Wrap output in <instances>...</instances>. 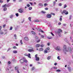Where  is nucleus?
<instances>
[{
    "label": "nucleus",
    "instance_id": "nucleus-1",
    "mask_svg": "<svg viewBox=\"0 0 73 73\" xmlns=\"http://www.w3.org/2000/svg\"><path fill=\"white\" fill-rule=\"evenodd\" d=\"M60 32H62V30L61 29H58V31L57 33L60 37L61 36V35Z\"/></svg>",
    "mask_w": 73,
    "mask_h": 73
},
{
    "label": "nucleus",
    "instance_id": "nucleus-2",
    "mask_svg": "<svg viewBox=\"0 0 73 73\" xmlns=\"http://www.w3.org/2000/svg\"><path fill=\"white\" fill-rule=\"evenodd\" d=\"M61 13L62 15H63L64 13L65 15H68V12L65 10H64L63 12H62Z\"/></svg>",
    "mask_w": 73,
    "mask_h": 73
},
{
    "label": "nucleus",
    "instance_id": "nucleus-3",
    "mask_svg": "<svg viewBox=\"0 0 73 73\" xmlns=\"http://www.w3.org/2000/svg\"><path fill=\"white\" fill-rule=\"evenodd\" d=\"M24 55L25 56H28V58H31V54L29 53L28 55L27 54H25Z\"/></svg>",
    "mask_w": 73,
    "mask_h": 73
},
{
    "label": "nucleus",
    "instance_id": "nucleus-4",
    "mask_svg": "<svg viewBox=\"0 0 73 73\" xmlns=\"http://www.w3.org/2000/svg\"><path fill=\"white\" fill-rule=\"evenodd\" d=\"M63 49L64 50H66V52H68V49H67V48H66V46L65 45H64L63 46Z\"/></svg>",
    "mask_w": 73,
    "mask_h": 73
},
{
    "label": "nucleus",
    "instance_id": "nucleus-5",
    "mask_svg": "<svg viewBox=\"0 0 73 73\" xmlns=\"http://www.w3.org/2000/svg\"><path fill=\"white\" fill-rule=\"evenodd\" d=\"M19 12L20 13H23L24 12V10L23 9H20L19 10Z\"/></svg>",
    "mask_w": 73,
    "mask_h": 73
},
{
    "label": "nucleus",
    "instance_id": "nucleus-6",
    "mask_svg": "<svg viewBox=\"0 0 73 73\" xmlns=\"http://www.w3.org/2000/svg\"><path fill=\"white\" fill-rule=\"evenodd\" d=\"M46 17L47 18H50L52 17V15L51 14H48L46 15Z\"/></svg>",
    "mask_w": 73,
    "mask_h": 73
},
{
    "label": "nucleus",
    "instance_id": "nucleus-7",
    "mask_svg": "<svg viewBox=\"0 0 73 73\" xmlns=\"http://www.w3.org/2000/svg\"><path fill=\"white\" fill-rule=\"evenodd\" d=\"M15 70H17L18 73H20V72H19V67H15Z\"/></svg>",
    "mask_w": 73,
    "mask_h": 73
},
{
    "label": "nucleus",
    "instance_id": "nucleus-8",
    "mask_svg": "<svg viewBox=\"0 0 73 73\" xmlns=\"http://www.w3.org/2000/svg\"><path fill=\"white\" fill-rule=\"evenodd\" d=\"M56 50H61L60 49V47L59 46H57L55 48Z\"/></svg>",
    "mask_w": 73,
    "mask_h": 73
},
{
    "label": "nucleus",
    "instance_id": "nucleus-9",
    "mask_svg": "<svg viewBox=\"0 0 73 73\" xmlns=\"http://www.w3.org/2000/svg\"><path fill=\"white\" fill-rule=\"evenodd\" d=\"M40 46V44H37L36 45V48H38Z\"/></svg>",
    "mask_w": 73,
    "mask_h": 73
},
{
    "label": "nucleus",
    "instance_id": "nucleus-10",
    "mask_svg": "<svg viewBox=\"0 0 73 73\" xmlns=\"http://www.w3.org/2000/svg\"><path fill=\"white\" fill-rule=\"evenodd\" d=\"M25 40H26V41H28V40L29 39H28V38L27 37H26L24 38Z\"/></svg>",
    "mask_w": 73,
    "mask_h": 73
},
{
    "label": "nucleus",
    "instance_id": "nucleus-11",
    "mask_svg": "<svg viewBox=\"0 0 73 73\" xmlns=\"http://www.w3.org/2000/svg\"><path fill=\"white\" fill-rule=\"evenodd\" d=\"M38 5L39 6H40V7H43L44 6L43 4L42 3H39Z\"/></svg>",
    "mask_w": 73,
    "mask_h": 73
},
{
    "label": "nucleus",
    "instance_id": "nucleus-12",
    "mask_svg": "<svg viewBox=\"0 0 73 73\" xmlns=\"http://www.w3.org/2000/svg\"><path fill=\"white\" fill-rule=\"evenodd\" d=\"M44 49L42 48H40L38 50L39 51H42V50H43Z\"/></svg>",
    "mask_w": 73,
    "mask_h": 73
},
{
    "label": "nucleus",
    "instance_id": "nucleus-13",
    "mask_svg": "<svg viewBox=\"0 0 73 73\" xmlns=\"http://www.w3.org/2000/svg\"><path fill=\"white\" fill-rule=\"evenodd\" d=\"M68 50H69V51H70V52H71V51H72V50L71 49V48H70V47H68Z\"/></svg>",
    "mask_w": 73,
    "mask_h": 73
},
{
    "label": "nucleus",
    "instance_id": "nucleus-14",
    "mask_svg": "<svg viewBox=\"0 0 73 73\" xmlns=\"http://www.w3.org/2000/svg\"><path fill=\"white\" fill-rule=\"evenodd\" d=\"M20 61L21 62V63H23L24 62V60L23 59H21V60H20Z\"/></svg>",
    "mask_w": 73,
    "mask_h": 73
},
{
    "label": "nucleus",
    "instance_id": "nucleus-15",
    "mask_svg": "<svg viewBox=\"0 0 73 73\" xmlns=\"http://www.w3.org/2000/svg\"><path fill=\"white\" fill-rule=\"evenodd\" d=\"M28 51V52H33V49H29Z\"/></svg>",
    "mask_w": 73,
    "mask_h": 73
},
{
    "label": "nucleus",
    "instance_id": "nucleus-16",
    "mask_svg": "<svg viewBox=\"0 0 73 73\" xmlns=\"http://www.w3.org/2000/svg\"><path fill=\"white\" fill-rule=\"evenodd\" d=\"M31 33H32V34H33V35H35V34H36V33L33 31H31Z\"/></svg>",
    "mask_w": 73,
    "mask_h": 73
},
{
    "label": "nucleus",
    "instance_id": "nucleus-17",
    "mask_svg": "<svg viewBox=\"0 0 73 73\" xmlns=\"http://www.w3.org/2000/svg\"><path fill=\"white\" fill-rule=\"evenodd\" d=\"M39 60L40 58H39V57H38L37 58H36V61H39Z\"/></svg>",
    "mask_w": 73,
    "mask_h": 73
},
{
    "label": "nucleus",
    "instance_id": "nucleus-18",
    "mask_svg": "<svg viewBox=\"0 0 73 73\" xmlns=\"http://www.w3.org/2000/svg\"><path fill=\"white\" fill-rule=\"evenodd\" d=\"M6 6H7V4H5L4 5H3L2 6V7H3V8H4L5 7H6Z\"/></svg>",
    "mask_w": 73,
    "mask_h": 73
},
{
    "label": "nucleus",
    "instance_id": "nucleus-19",
    "mask_svg": "<svg viewBox=\"0 0 73 73\" xmlns=\"http://www.w3.org/2000/svg\"><path fill=\"white\" fill-rule=\"evenodd\" d=\"M51 58V57L50 56H48L47 57V60H50V58Z\"/></svg>",
    "mask_w": 73,
    "mask_h": 73
},
{
    "label": "nucleus",
    "instance_id": "nucleus-20",
    "mask_svg": "<svg viewBox=\"0 0 73 73\" xmlns=\"http://www.w3.org/2000/svg\"><path fill=\"white\" fill-rule=\"evenodd\" d=\"M7 10V9L6 7H5L3 8V11H6Z\"/></svg>",
    "mask_w": 73,
    "mask_h": 73
},
{
    "label": "nucleus",
    "instance_id": "nucleus-21",
    "mask_svg": "<svg viewBox=\"0 0 73 73\" xmlns=\"http://www.w3.org/2000/svg\"><path fill=\"white\" fill-rule=\"evenodd\" d=\"M14 53H17V51L14 50L13 51Z\"/></svg>",
    "mask_w": 73,
    "mask_h": 73
},
{
    "label": "nucleus",
    "instance_id": "nucleus-22",
    "mask_svg": "<svg viewBox=\"0 0 73 73\" xmlns=\"http://www.w3.org/2000/svg\"><path fill=\"white\" fill-rule=\"evenodd\" d=\"M50 15H52L53 16H55V14L54 13L51 12L50 13Z\"/></svg>",
    "mask_w": 73,
    "mask_h": 73
},
{
    "label": "nucleus",
    "instance_id": "nucleus-23",
    "mask_svg": "<svg viewBox=\"0 0 73 73\" xmlns=\"http://www.w3.org/2000/svg\"><path fill=\"white\" fill-rule=\"evenodd\" d=\"M68 70H69V71H70V70H71V68L70 67H68Z\"/></svg>",
    "mask_w": 73,
    "mask_h": 73
},
{
    "label": "nucleus",
    "instance_id": "nucleus-24",
    "mask_svg": "<svg viewBox=\"0 0 73 73\" xmlns=\"http://www.w3.org/2000/svg\"><path fill=\"white\" fill-rule=\"evenodd\" d=\"M34 69H35V67H33L31 68V71H32V70H34Z\"/></svg>",
    "mask_w": 73,
    "mask_h": 73
},
{
    "label": "nucleus",
    "instance_id": "nucleus-25",
    "mask_svg": "<svg viewBox=\"0 0 73 73\" xmlns=\"http://www.w3.org/2000/svg\"><path fill=\"white\" fill-rule=\"evenodd\" d=\"M50 49V48L49 47H47V48H46V50H49Z\"/></svg>",
    "mask_w": 73,
    "mask_h": 73
},
{
    "label": "nucleus",
    "instance_id": "nucleus-26",
    "mask_svg": "<svg viewBox=\"0 0 73 73\" xmlns=\"http://www.w3.org/2000/svg\"><path fill=\"white\" fill-rule=\"evenodd\" d=\"M24 61V62L26 63H27V62H28V60H25Z\"/></svg>",
    "mask_w": 73,
    "mask_h": 73
},
{
    "label": "nucleus",
    "instance_id": "nucleus-27",
    "mask_svg": "<svg viewBox=\"0 0 73 73\" xmlns=\"http://www.w3.org/2000/svg\"><path fill=\"white\" fill-rule=\"evenodd\" d=\"M47 5L48 4L47 3H45L44 4V7H46V6H47Z\"/></svg>",
    "mask_w": 73,
    "mask_h": 73
},
{
    "label": "nucleus",
    "instance_id": "nucleus-28",
    "mask_svg": "<svg viewBox=\"0 0 73 73\" xmlns=\"http://www.w3.org/2000/svg\"><path fill=\"white\" fill-rule=\"evenodd\" d=\"M29 9L30 10H32V7H29Z\"/></svg>",
    "mask_w": 73,
    "mask_h": 73
},
{
    "label": "nucleus",
    "instance_id": "nucleus-29",
    "mask_svg": "<svg viewBox=\"0 0 73 73\" xmlns=\"http://www.w3.org/2000/svg\"><path fill=\"white\" fill-rule=\"evenodd\" d=\"M41 12L42 13L45 14L46 13V12L44 11H42Z\"/></svg>",
    "mask_w": 73,
    "mask_h": 73
},
{
    "label": "nucleus",
    "instance_id": "nucleus-30",
    "mask_svg": "<svg viewBox=\"0 0 73 73\" xmlns=\"http://www.w3.org/2000/svg\"><path fill=\"white\" fill-rule=\"evenodd\" d=\"M29 20L30 21H32V20H31V17H29Z\"/></svg>",
    "mask_w": 73,
    "mask_h": 73
},
{
    "label": "nucleus",
    "instance_id": "nucleus-31",
    "mask_svg": "<svg viewBox=\"0 0 73 73\" xmlns=\"http://www.w3.org/2000/svg\"><path fill=\"white\" fill-rule=\"evenodd\" d=\"M35 22H39V20L38 19H36L35 21Z\"/></svg>",
    "mask_w": 73,
    "mask_h": 73
},
{
    "label": "nucleus",
    "instance_id": "nucleus-32",
    "mask_svg": "<svg viewBox=\"0 0 73 73\" xmlns=\"http://www.w3.org/2000/svg\"><path fill=\"white\" fill-rule=\"evenodd\" d=\"M66 7H67V5H66V4L64 5V8H66Z\"/></svg>",
    "mask_w": 73,
    "mask_h": 73
},
{
    "label": "nucleus",
    "instance_id": "nucleus-33",
    "mask_svg": "<svg viewBox=\"0 0 73 73\" xmlns=\"http://www.w3.org/2000/svg\"><path fill=\"white\" fill-rule=\"evenodd\" d=\"M44 53H47L48 52V51L47 50H46V49L44 50Z\"/></svg>",
    "mask_w": 73,
    "mask_h": 73
},
{
    "label": "nucleus",
    "instance_id": "nucleus-34",
    "mask_svg": "<svg viewBox=\"0 0 73 73\" xmlns=\"http://www.w3.org/2000/svg\"><path fill=\"white\" fill-rule=\"evenodd\" d=\"M57 59H58V60H61V58H60V56H58Z\"/></svg>",
    "mask_w": 73,
    "mask_h": 73
},
{
    "label": "nucleus",
    "instance_id": "nucleus-35",
    "mask_svg": "<svg viewBox=\"0 0 73 73\" xmlns=\"http://www.w3.org/2000/svg\"><path fill=\"white\" fill-rule=\"evenodd\" d=\"M13 17V15H11L10 16V18H12Z\"/></svg>",
    "mask_w": 73,
    "mask_h": 73
},
{
    "label": "nucleus",
    "instance_id": "nucleus-36",
    "mask_svg": "<svg viewBox=\"0 0 73 73\" xmlns=\"http://www.w3.org/2000/svg\"><path fill=\"white\" fill-rule=\"evenodd\" d=\"M20 43H21V45H22V44H23V42L22 41V40H20Z\"/></svg>",
    "mask_w": 73,
    "mask_h": 73
},
{
    "label": "nucleus",
    "instance_id": "nucleus-37",
    "mask_svg": "<svg viewBox=\"0 0 73 73\" xmlns=\"http://www.w3.org/2000/svg\"><path fill=\"white\" fill-rule=\"evenodd\" d=\"M50 33H51V35H52L53 36H54V34H53V33H52V32H50Z\"/></svg>",
    "mask_w": 73,
    "mask_h": 73
},
{
    "label": "nucleus",
    "instance_id": "nucleus-38",
    "mask_svg": "<svg viewBox=\"0 0 73 73\" xmlns=\"http://www.w3.org/2000/svg\"><path fill=\"white\" fill-rule=\"evenodd\" d=\"M40 46H41V47L42 48V47H44V45H43V44H42L40 45Z\"/></svg>",
    "mask_w": 73,
    "mask_h": 73
},
{
    "label": "nucleus",
    "instance_id": "nucleus-39",
    "mask_svg": "<svg viewBox=\"0 0 73 73\" xmlns=\"http://www.w3.org/2000/svg\"><path fill=\"white\" fill-rule=\"evenodd\" d=\"M38 31H39L40 32H41V29H38Z\"/></svg>",
    "mask_w": 73,
    "mask_h": 73
},
{
    "label": "nucleus",
    "instance_id": "nucleus-40",
    "mask_svg": "<svg viewBox=\"0 0 73 73\" xmlns=\"http://www.w3.org/2000/svg\"><path fill=\"white\" fill-rule=\"evenodd\" d=\"M56 72H61V70H56Z\"/></svg>",
    "mask_w": 73,
    "mask_h": 73
},
{
    "label": "nucleus",
    "instance_id": "nucleus-41",
    "mask_svg": "<svg viewBox=\"0 0 73 73\" xmlns=\"http://www.w3.org/2000/svg\"><path fill=\"white\" fill-rule=\"evenodd\" d=\"M13 49H17V47L16 46H14L13 47Z\"/></svg>",
    "mask_w": 73,
    "mask_h": 73
},
{
    "label": "nucleus",
    "instance_id": "nucleus-42",
    "mask_svg": "<svg viewBox=\"0 0 73 73\" xmlns=\"http://www.w3.org/2000/svg\"><path fill=\"white\" fill-rule=\"evenodd\" d=\"M16 16H17V17H18V16H19V13H16L15 14Z\"/></svg>",
    "mask_w": 73,
    "mask_h": 73
},
{
    "label": "nucleus",
    "instance_id": "nucleus-43",
    "mask_svg": "<svg viewBox=\"0 0 73 73\" xmlns=\"http://www.w3.org/2000/svg\"><path fill=\"white\" fill-rule=\"evenodd\" d=\"M53 5H56V2L55 1H54L53 3Z\"/></svg>",
    "mask_w": 73,
    "mask_h": 73
},
{
    "label": "nucleus",
    "instance_id": "nucleus-44",
    "mask_svg": "<svg viewBox=\"0 0 73 73\" xmlns=\"http://www.w3.org/2000/svg\"><path fill=\"white\" fill-rule=\"evenodd\" d=\"M27 7H30V5L29 4H27Z\"/></svg>",
    "mask_w": 73,
    "mask_h": 73
},
{
    "label": "nucleus",
    "instance_id": "nucleus-45",
    "mask_svg": "<svg viewBox=\"0 0 73 73\" xmlns=\"http://www.w3.org/2000/svg\"><path fill=\"white\" fill-rule=\"evenodd\" d=\"M37 56H38V55L37 54H36L35 56V58H37Z\"/></svg>",
    "mask_w": 73,
    "mask_h": 73
},
{
    "label": "nucleus",
    "instance_id": "nucleus-46",
    "mask_svg": "<svg viewBox=\"0 0 73 73\" xmlns=\"http://www.w3.org/2000/svg\"><path fill=\"white\" fill-rule=\"evenodd\" d=\"M0 34H1V35H3V34H4V32H1L0 33Z\"/></svg>",
    "mask_w": 73,
    "mask_h": 73
},
{
    "label": "nucleus",
    "instance_id": "nucleus-47",
    "mask_svg": "<svg viewBox=\"0 0 73 73\" xmlns=\"http://www.w3.org/2000/svg\"><path fill=\"white\" fill-rule=\"evenodd\" d=\"M62 20V18H60V21H61Z\"/></svg>",
    "mask_w": 73,
    "mask_h": 73
},
{
    "label": "nucleus",
    "instance_id": "nucleus-48",
    "mask_svg": "<svg viewBox=\"0 0 73 73\" xmlns=\"http://www.w3.org/2000/svg\"><path fill=\"white\" fill-rule=\"evenodd\" d=\"M48 39H52V37H48Z\"/></svg>",
    "mask_w": 73,
    "mask_h": 73
},
{
    "label": "nucleus",
    "instance_id": "nucleus-49",
    "mask_svg": "<svg viewBox=\"0 0 73 73\" xmlns=\"http://www.w3.org/2000/svg\"><path fill=\"white\" fill-rule=\"evenodd\" d=\"M6 27V25H4L3 26V28H5Z\"/></svg>",
    "mask_w": 73,
    "mask_h": 73
},
{
    "label": "nucleus",
    "instance_id": "nucleus-50",
    "mask_svg": "<svg viewBox=\"0 0 73 73\" xmlns=\"http://www.w3.org/2000/svg\"><path fill=\"white\" fill-rule=\"evenodd\" d=\"M40 39H39L37 41V42H40Z\"/></svg>",
    "mask_w": 73,
    "mask_h": 73
},
{
    "label": "nucleus",
    "instance_id": "nucleus-51",
    "mask_svg": "<svg viewBox=\"0 0 73 73\" xmlns=\"http://www.w3.org/2000/svg\"><path fill=\"white\" fill-rule=\"evenodd\" d=\"M45 10H48V8H44Z\"/></svg>",
    "mask_w": 73,
    "mask_h": 73
},
{
    "label": "nucleus",
    "instance_id": "nucleus-52",
    "mask_svg": "<svg viewBox=\"0 0 73 73\" xmlns=\"http://www.w3.org/2000/svg\"><path fill=\"white\" fill-rule=\"evenodd\" d=\"M54 69H57V67H54Z\"/></svg>",
    "mask_w": 73,
    "mask_h": 73
},
{
    "label": "nucleus",
    "instance_id": "nucleus-53",
    "mask_svg": "<svg viewBox=\"0 0 73 73\" xmlns=\"http://www.w3.org/2000/svg\"><path fill=\"white\" fill-rule=\"evenodd\" d=\"M11 62L10 61H9L8 62V63L9 64H11Z\"/></svg>",
    "mask_w": 73,
    "mask_h": 73
},
{
    "label": "nucleus",
    "instance_id": "nucleus-54",
    "mask_svg": "<svg viewBox=\"0 0 73 73\" xmlns=\"http://www.w3.org/2000/svg\"><path fill=\"white\" fill-rule=\"evenodd\" d=\"M59 6H61V5H62V4H61V3H60L59 4Z\"/></svg>",
    "mask_w": 73,
    "mask_h": 73
},
{
    "label": "nucleus",
    "instance_id": "nucleus-55",
    "mask_svg": "<svg viewBox=\"0 0 73 73\" xmlns=\"http://www.w3.org/2000/svg\"><path fill=\"white\" fill-rule=\"evenodd\" d=\"M47 45L48 46H49V45H50V43H47Z\"/></svg>",
    "mask_w": 73,
    "mask_h": 73
},
{
    "label": "nucleus",
    "instance_id": "nucleus-56",
    "mask_svg": "<svg viewBox=\"0 0 73 73\" xmlns=\"http://www.w3.org/2000/svg\"><path fill=\"white\" fill-rule=\"evenodd\" d=\"M41 37L42 38H44V36L43 35H41Z\"/></svg>",
    "mask_w": 73,
    "mask_h": 73
},
{
    "label": "nucleus",
    "instance_id": "nucleus-57",
    "mask_svg": "<svg viewBox=\"0 0 73 73\" xmlns=\"http://www.w3.org/2000/svg\"><path fill=\"white\" fill-rule=\"evenodd\" d=\"M11 50V48H8V50L7 51V52H8V51H9V50Z\"/></svg>",
    "mask_w": 73,
    "mask_h": 73
},
{
    "label": "nucleus",
    "instance_id": "nucleus-58",
    "mask_svg": "<svg viewBox=\"0 0 73 73\" xmlns=\"http://www.w3.org/2000/svg\"><path fill=\"white\" fill-rule=\"evenodd\" d=\"M29 4H31V5H33V3H32L31 2H30L29 3Z\"/></svg>",
    "mask_w": 73,
    "mask_h": 73
},
{
    "label": "nucleus",
    "instance_id": "nucleus-59",
    "mask_svg": "<svg viewBox=\"0 0 73 73\" xmlns=\"http://www.w3.org/2000/svg\"><path fill=\"white\" fill-rule=\"evenodd\" d=\"M61 24V23L60 22L59 23H58V25H60Z\"/></svg>",
    "mask_w": 73,
    "mask_h": 73
},
{
    "label": "nucleus",
    "instance_id": "nucleus-60",
    "mask_svg": "<svg viewBox=\"0 0 73 73\" xmlns=\"http://www.w3.org/2000/svg\"><path fill=\"white\" fill-rule=\"evenodd\" d=\"M14 36L15 37H16V34H15L14 35Z\"/></svg>",
    "mask_w": 73,
    "mask_h": 73
},
{
    "label": "nucleus",
    "instance_id": "nucleus-61",
    "mask_svg": "<svg viewBox=\"0 0 73 73\" xmlns=\"http://www.w3.org/2000/svg\"><path fill=\"white\" fill-rule=\"evenodd\" d=\"M12 28H13L12 27H11L10 28V30H12Z\"/></svg>",
    "mask_w": 73,
    "mask_h": 73
},
{
    "label": "nucleus",
    "instance_id": "nucleus-62",
    "mask_svg": "<svg viewBox=\"0 0 73 73\" xmlns=\"http://www.w3.org/2000/svg\"><path fill=\"white\" fill-rule=\"evenodd\" d=\"M0 3H3V1L0 0Z\"/></svg>",
    "mask_w": 73,
    "mask_h": 73
},
{
    "label": "nucleus",
    "instance_id": "nucleus-63",
    "mask_svg": "<svg viewBox=\"0 0 73 73\" xmlns=\"http://www.w3.org/2000/svg\"><path fill=\"white\" fill-rule=\"evenodd\" d=\"M10 1V0H7V3H8Z\"/></svg>",
    "mask_w": 73,
    "mask_h": 73
},
{
    "label": "nucleus",
    "instance_id": "nucleus-64",
    "mask_svg": "<svg viewBox=\"0 0 73 73\" xmlns=\"http://www.w3.org/2000/svg\"><path fill=\"white\" fill-rule=\"evenodd\" d=\"M57 63H54V65L56 66V65H57Z\"/></svg>",
    "mask_w": 73,
    "mask_h": 73
}]
</instances>
